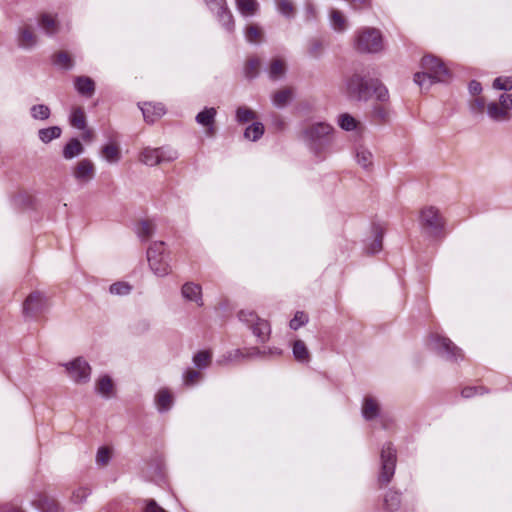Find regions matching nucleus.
<instances>
[{
    "mask_svg": "<svg viewBox=\"0 0 512 512\" xmlns=\"http://www.w3.org/2000/svg\"><path fill=\"white\" fill-rule=\"evenodd\" d=\"M430 345L441 357L449 361L457 362L464 358L462 350L457 347L449 338L438 333L430 337Z\"/></svg>",
    "mask_w": 512,
    "mask_h": 512,
    "instance_id": "obj_9",
    "label": "nucleus"
},
{
    "mask_svg": "<svg viewBox=\"0 0 512 512\" xmlns=\"http://www.w3.org/2000/svg\"><path fill=\"white\" fill-rule=\"evenodd\" d=\"M468 90L471 95H478L482 92V85L480 82L472 80L468 85Z\"/></svg>",
    "mask_w": 512,
    "mask_h": 512,
    "instance_id": "obj_60",
    "label": "nucleus"
},
{
    "mask_svg": "<svg viewBox=\"0 0 512 512\" xmlns=\"http://www.w3.org/2000/svg\"><path fill=\"white\" fill-rule=\"evenodd\" d=\"M236 355H241V356H247V357H257V356H262L265 354V351H261L260 349L258 348H251L249 350H247V353L246 355H244L240 350H236Z\"/></svg>",
    "mask_w": 512,
    "mask_h": 512,
    "instance_id": "obj_61",
    "label": "nucleus"
},
{
    "mask_svg": "<svg viewBox=\"0 0 512 512\" xmlns=\"http://www.w3.org/2000/svg\"><path fill=\"white\" fill-rule=\"evenodd\" d=\"M73 176L80 184L90 182L95 176L94 164L89 159H82L74 167Z\"/></svg>",
    "mask_w": 512,
    "mask_h": 512,
    "instance_id": "obj_18",
    "label": "nucleus"
},
{
    "mask_svg": "<svg viewBox=\"0 0 512 512\" xmlns=\"http://www.w3.org/2000/svg\"><path fill=\"white\" fill-rule=\"evenodd\" d=\"M177 158V151L170 147H145L140 153L139 160L141 163L152 167L162 163L172 162Z\"/></svg>",
    "mask_w": 512,
    "mask_h": 512,
    "instance_id": "obj_8",
    "label": "nucleus"
},
{
    "mask_svg": "<svg viewBox=\"0 0 512 512\" xmlns=\"http://www.w3.org/2000/svg\"><path fill=\"white\" fill-rule=\"evenodd\" d=\"M484 392L483 387H466L462 390L461 395L464 398H471L476 394H483Z\"/></svg>",
    "mask_w": 512,
    "mask_h": 512,
    "instance_id": "obj_58",
    "label": "nucleus"
},
{
    "mask_svg": "<svg viewBox=\"0 0 512 512\" xmlns=\"http://www.w3.org/2000/svg\"><path fill=\"white\" fill-rule=\"evenodd\" d=\"M385 230V226L380 222L371 224L369 235L362 240V252L365 255H375L382 250Z\"/></svg>",
    "mask_w": 512,
    "mask_h": 512,
    "instance_id": "obj_11",
    "label": "nucleus"
},
{
    "mask_svg": "<svg viewBox=\"0 0 512 512\" xmlns=\"http://www.w3.org/2000/svg\"><path fill=\"white\" fill-rule=\"evenodd\" d=\"M305 10H306V16L308 19H312V18L316 17L317 11H316L315 6L312 3H307Z\"/></svg>",
    "mask_w": 512,
    "mask_h": 512,
    "instance_id": "obj_62",
    "label": "nucleus"
},
{
    "mask_svg": "<svg viewBox=\"0 0 512 512\" xmlns=\"http://www.w3.org/2000/svg\"><path fill=\"white\" fill-rule=\"evenodd\" d=\"M493 88L509 91L512 89V77H497L493 82Z\"/></svg>",
    "mask_w": 512,
    "mask_h": 512,
    "instance_id": "obj_52",
    "label": "nucleus"
},
{
    "mask_svg": "<svg viewBox=\"0 0 512 512\" xmlns=\"http://www.w3.org/2000/svg\"><path fill=\"white\" fill-rule=\"evenodd\" d=\"M238 319L256 336L257 341L265 343L270 336L271 327L267 320L260 318L254 311L243 309L238 312Z\"/></svg>",
    "mask_w": 512,
    "mask_h": 512,
    "instance_id": "obj_6",
    "label": "nucleus"
},
{
    "mask_svg": "<svg viewBox=\"0 0 512 512\" xmlns=\"http://www.w3.org/2000/svg\"><path fill=\"white\" fill-rule=\"evenodd\" d=\"M66 372L71 380L77 384L89 382L91 377V367L86 360L78 357L64 364Z\"/></svg>",
    "mask_w": 512,
    "mask_h": 512,
    "instance_id": "obj_14",
    "label": "nucleus"
},
{
    "mask_svg": "<svg viewBox=\"0 0 512 512\" xmlns=\"http://www.w3.org/2000/svg\"><path fill=\"white\" fill-rule=\"evenodd\" d=\"M261 31L256 25H249L245 30V38L249 43H255L260 39Z\"/></svg>",
    "mask_w": 512,
    "mask_h": 512,
    "instance_id": "obj_53",
    "label": "nucleus"
},
{
    "mask_svg": "<svg viewBox=\"0 0 512 512\" xmlns=\"http://www.w3.org/2000/svg\"><path fill=\"white\" fill-rule=\"evenodd\" d=\"M62 134V129L59 126H51L42 128L38 131V138L41 142L47 144L54 139H58Z\"/></svg>",
    "mask_w": 512,
    "mask_h": 512,
    "instance_id": "obj_32",
    "label": "nucleus"
},
{
    "mask_svg": "<svg viewBox=\"0 0 512 512\" xmlns=\"http://www.w3.org/2000/svg\"><path fill=\"white\" fill-rule=\"evenodd\" d=\"M421 66L423 71L414 75V82L422 89H428L432 83L446 82L451 77L448 68L436 57L424 56Z\"/></svg>",
    "mask_w": 512,
    "mask_h": 512,
    "instance_id": "obj_1",
    "label": "nucleus"
},
{
    "mask_svg": "<svg viewBox=\"0 0 512 512\" xmlns=\"http://www.w3.org/2000/svg\"><path fill=\"white\" fill-rule=\"evenodd\" d=\"M102 156L109 163H116L120 160V150L115 144H107L102 148Z\"/></svg>",
    "mask_w": 512,
    "mask_h": 512,
    "instance_id": "obj_40",
    "label": "nucleus"
},
{
    "mask_svg": "<svg viewBox=\"0 0 512 512\" xmlns=\"http://www.w3.org/2000/svg\"><path fill=\"white\" fill-rule=\"evenodd\" d=\"M70 124L79 130H84L86 128V116L81 107H77L72 110L70 115Z\"/></svg>",
    "mask_w": 512,
    "mask_h": 512,
    "instance_id": "obj_39",
    "label": "nucleus"
},
{
    "mask_svg": "<svg viewBox=\"0 0 512 512\" xmlns=\"http://www.w3.org/2000/svg\"><path fill=\"white\" fill-rule=\"evenodd\" d=\"M144 512H167L153 499L145 500Z\"/></svg>",
    "mask_w": 512,
    "mask_h": 512,
    "instance_id": "obj_57",
    "label": "nucleus"
},
{
    "mask_svg": "<svg viewBox=\"0 0 512 512\" xmlns=\"http://www.w3.org/2000/svg\"><path fill=\"white\" fill-rule=\"evenodd\" d=\"M257 118V114L248 107L241 106L236 110V120L239 123H247L254 121Z\"/></svg>",
    "mask_w": 512,
    "mask_h": 512,
    "instance_id": "obj_41",
    "label": "nucleus"
},
{
    "mask_svg": "<svg viewBox=\"0 0 512 512\" xmlns=\"http://www.w3.org/2000/svg\"><path fill=\"white\" fill-rule=\"evenodd\" d=\"M339 126L346 130L351 131L352 130V116L348 113L341 114L338 119Z\"/></svg>",
    "mask_w": 512,
    "mask_h": 512,
    "instance_id": "obj_55",
    "label": "nucleus"
},
{
    "mask_svg": "<svg viewBox=\"0 0 512 512\" xmlns=\"http://www.w3.org/2000/svg\"><path fill=\"white\" fill-rule=\"evenodd\" d=\"M487 115L496 122L510 120V113L503 109L500 102H491L487 105Z\"/></svg>",
    "mask_w": 512,
    "mask_h": 512,
    "instance_id": "obj_28",
    "label": "nucleus"
},
{
    "mask_svg": "<svg viewBox=\"0 0 512 512\" xmlns=\"http://www.w3.org/2000/svg\"><path fill=\"white\" fill-rule=\"evenodd\" d=\"M287 71V65L284 59L282 58H274L271 60L268 68L267 74L270 80L278 81L285 77Z\"/></svg>",
    "mask_w": 512,
    "mask_h": 512,
    "instance_id": "obj_23",
    "label": "nucleus"
},
{
    "mask_svg": "<svg viewBox=\"0 0 512 512\" xmlns=\"http://www.w3.org/2000/svg\"><path fill=\"white\" fill-rule=\"evenodd\" d=\"M333 127L327 123L319 122L312 124L304 131L308 145L316 155H319L328 144Z\"/></svg>",
    "mask_w": 512,
    "mask_h": 512,
    "instance_id": "obj_5",
    "label": "nucleus"
},
{
    "mask_svg": "<svg viewBox=\"0 0 512 512\" xmlns=\"http://www.w3.org/2000/svg\"><path fill=\"white\" fill-rule=\"evenodd\" d=\"M74 87L76 91L87 98H90L95 93V82L88 76H77L74 79Z\"/></svg>",
    "mask_w": 512,
    "mask_h": 512,
    "instance_id": "obj_22",
    "label": "nucleus"
},
{
    "mask_svg": "<svg viewBox=\"0 0 512 512\" xmlns=\"http://www.w3.org/2000/svg\"><path fill=\"white\" fill-rule=\"evenodd\" d=\"M155 404L159 412H166L173 406V395L167 388L160 389L155 396Z\"/></svg>",
    "mask_w": 512,
    "mask_h": 512,
    "instance_id": "obj_25",
    "label": "nucleus"
},
{
    "mask_svg": "<svg viewBox=\"0 0 512 512\" xmlns=\"http://www.w3.org/2000/svg\"><path fill=\"white\" fill-rule=\"evenodd\" d=\"M361 413L365 420H374L379 416L380 406L378 401L372 396H365L363 399Z\"/></svg>",
    "mask_w": 512,
    "mask_h": 512,
    "instance_id": "obj_21",
    "label": "nucleus"
},
{
    "mask_svg": "<svg viewBox=\"0 0 512 512\" xmlns=\"http://www.w3.org/2000/svg\"><path fill=\"white\" fill-rule=\"evenodd\" d=\"M420 225L431 236L438 237L444 229V219L434 206L425 207L420 212Z\"/></svg>",
    "mask_w": 512,
    "mask_h": 512,
    "instance_id": "obj_10",
    "label": "nucleus"
},
{
    "mask_svg": "<svg viewBox=\"0 0 512 512\" xmlns=\"http://www.w3.org/2000/svg\"><path fill=\"white\" fill-rule=\"evenodd\" d=\"M396 464L397 450L391 442H386L380 451V468L378 472V482L380 485H387L392 481Z\"/></svg>",
    "mask_w": 512,
    "mask_h": 512,
    "instance_id": "obj_4",
    "label": "nucleus"
},
{
    "mask_svg": "<svg viewBox=\"0 0 512 512\" xmlns=\"http://www.w3.org/2000/svg\"><path fill=\"white\" fill-rule=\"evenodd\" d=\"M144 120L147 123H154L165 114V107L162 103H144L140 106Z\"/></svg>",
    "mask_w": 512,
    "mask_h": 512,
    "instance_id": "obj_20",
    "label": "nucleus"
},
{
    "mask_svg": "<svg viewBox=\"0 0 512 512\" xmlns=\"http://www.w3.org/2000/svg\"><path fill=\"white\" fill-rule=\"evenodd\" d=\"M216 115L217 110L214 107H206L201 112H199L195 117V121L205 128V133L207 136L212 137L215 135Z\"/></svg>",
    "mask_w": 512,
    "mask_h": 512,
    "instance_id": "obj_17",
    "label": "nucleus"
},
{
    "mask_svg": "<svg viewBox=\"0 0 512 512\" xmlns=\"http://www.w3.org/2000/svg\"><path fill=\"white\" fill-rule=\"evenodd\" d=\"M210 11H212L219 24L228 32L235 30V21L232 12L228 8L226 0H204Z\"/></svg>",
    "mask_w": 512,
    "mask_h": 512,
    "instance_id": "obj_12",
    "label": "nucleus"
},
{
    "mask_svg": "<svg viewBox=\"0 0 512 512\" xmlns=\"http://www.w3.org/2000/svg\"><path fill=\"white\" fill-rule=\"evenodd\" d=\"M264 134V125L261 122H253L244 131V138L250 141L259 140Z\"/></svg>",
    "mask_w": 512,
    "mask_h": 512,
    "instance_id": "obj_35",
    "label": "nucleus"
},
{
    "mask_svg": "<svg viewBox=\"0 0 512 512\" xmlns=\"http://www.w3.org/2000/svg\"><path fill=\"white\" fill-rule=\"evenodd\" d=\"M202 377H203V375H202V373L200 371L188 368L183 373V384L185 386H189V387L190 386H194L199 381H201Z\"/></svg>",
    "mask_w": 512,
    "mask_h": 512,
    "instance_id": "obj_44",
    "label": "nucleus"
},
{
    "mask_svg": "<svg viewBox=\"0 0 512 512\" xmlns=\"http://www.w3.org/2000/svg\"><path fill=\"white\" fill-rule=\"evenodd\" d=\"M0 512H26L22 509L20 503L11 502L0 506Z\"/></svg>",
    "mask_w": 512,
    "mask_h": 512,
    "instance_id": "obj_56",
    "label": "nucleus"
},
{
    "mask_svg": "<svg viewBox=\"0 0 512 512\" xmlns=\"http://www.w3.org/2000/svg\"><path fill=\"white\" fill-rule=\"evenodd\" d=\"M372 118L379 122L383 123L389 119V110L384 105H375L372 110Z\"/></svg>",
    "mask_w": 512,
    "mask_h": 512,
    "instance_id": "obj_48",
    "label": "nucleus"
},
{
    "mask_svg": "<svg viewBox=\"0 0 512 512\" xmlns=\"http://www.w3.org/2000/svg\"><path fill=\"white\" fill-rule=\"evenodd\" d=\"M470 111L474 114L482 113L485 108V100L482 97L475 98L470 101Z\"/></svg>",
    "mask_w": 512,
    "mask_h": 512,
    "instance_id": "obj_54",
    "label": "nucleus"
},
{
    "mask_svg": "<svg viewBox=\"0 0 512 512\" xmlns=\"http://www.w3.org/2000/svg\"><path fill=\"white\" fill-rule=\"evenodd\" d=\"M30 504L39 512H65L64 507L53 497L46 493H36Z\"/></svg>",
    "mask_w": 512,
    "mask_h": 512,
    "instance_id": "obj_15",
    "label": "nucleus"
},
{
    "mask_svg": "<svg viewBox=\"0 0 512 512\" xmlns=\"http://www.w3.org/2000/svg\"><path fill=\"white\" fill-rule=\"evenodd\" d=\"M45 304L46 299L41 292H32L23 303V313L25 316L32 317L41 312L44 309Z\"/></svg>",
    "mask_w": 512,
    "mask_h": 512,
    "instance_id": "obj_16",
    "label": "nucleus"
},
{
    "mask_svg": "<svg viewBox=\"0 0 512 512\" xmlns=\"http://www.w3.org/2000/svg\"><path fill=\"white\" fill-rule=\"evenodd\" d=\"M53 62L63 69H71L74 65L72 58L66 52H58L54 55Z\"/></svg>",
    "mask_w": 512,
    "mask_h": 512,
    "instance_id": "obj_45",
    "label": "nucleus"
},
{
    "mask_svg": "<svg viewBox=\"0 0 512 512\" xmlns=\"http://www.w3.org/2000/svg\"><path fill=\"white\" fill-rule=\"evenodd\" d=\"M182 297L188 301L195 303L198 307L204 305L202 287L200 284L188 281L181 287Z\"/></svg>",
    "mask_w": 512,
    "mask_h": 512,
    "instance_id": "obj_19",
    "label": "nucleus"
},
{
    "mask_svg": "<svg viewBox=\"0 0 512 512\" xmlns=\"http://www.w3.org/2000/svg\"><path fill=\"white\" fill-rule=\"evenodd\" d=\"M260 69V60L258 58H250L244 67V74L247 78L253 79L258 76Z\"/></svg>",
    "mask_w": 512,
    "mask_h": 512,
    "instance_id": "obj_43",
    "label": "nucleus"
},
{
    "mask_svg": "<svg viewBox=\"0 0 512 512\" xmlns=\"http://www.w3.org/2000/svg\"><path fill=\"white\" fill-rule=\"evenodd\" d=\"M278 11L285 17L291 18L294 15V5L291 0H276Z\"/></svg>",
    "mask_w": 512,
    "mask_h": 512,
    "instance_id": "obj_49",
    "label": "nucleus"
},
{
    "mask_svg": "<svg viewBox=\"0 0 512 512\" xmlns=\"http://www.w3.org/2000/svg\"><path fill=\"white\" fill-rule=\"evenodd\" d=\"M361 124L354 119V145L356 137L361 133ZM354 160L366 172L370 173L374 168V155L371 150L363 145L354 146Z\"/></svg>",
    "mask_w": 512,
    "mask_h": 512,
    "instance_id": "obj_13",
    "label": "nucleus"
},
{
    "mask_svg": "<svg viewBox=\"0 0 512 512\" xmlns=\"http://www.w3.org/2000/svg\"><path fill=\"white\" fill-rule=\"evenodd\" d=\"M308 322V316L302 311H298L295 316L290 320L289 326L293 330L299 329L301 326Z\"/></svg>",
    "mask_w": 512,
    "mask_h": 512,
    "instance_id": "obj_50",
    "label": "nucleus"
},
{
    "mask_svg": "<svg viewBox=\"0 0 512 512\" xmlns=\"http://www.w3.org/2000/svg\"><path fill=\"white\" fill-rule=\"evenodd\" d=\"M211 358L209 351H199L193 356V363L198 369H205L210 365Z\"/></svg>",
    "mask_w": 512,
    "mask_h": 512,
    "instance_id": "obj_42",
    "label": "nucleus"
},
{
    "mask_svg": "<svg viewBox=\"0 0 512 512\" xmlns=\"http://www.w3.org/2000/svg\"><path fill=\"white\" fill-rule=\"evenodd\" d=\"M37 44V36L30 27L19 29L18 46L23 49H31Z\"/></svg>",
    "mask_w": 512,
    "mask_h": 512,
    "instance_id": "obj_24",
    "label": "nucleus"
},
{
    "mask_svg": "<svg viewBox=\"0 0 512 512\" xmlns=\"http://www.w3.org/2000/svg\"><path fill=\"white\" fill-rule=\"evenodd\" d=\"M292 98L293 90L291 88H283L272 95V103L277 108H284L290 103Z\"/></svg>",
    "mask_w": 512,
    "mask_h": 512,
    "instance_id": "obj_29",
    "label": "nucleus"
},
{
    "mask_svg": "<svg viewBox=\"0 0 512 512\" xmlns=\"http://www.w3.org/2000/svg\"><path fill=\"white\" fill-rule=\"evenodd\" d=\"M372 96L380 102H386L389 99V92L378 79L358 78L354 74V98L366 101Z\"/></svg>",
    "mask_w": 512,
    "mask_h": 512,
    "instance_id": "obj_2",
    "label": "nucleus"
},
{
    "mask_svg": "<svg viewBox=\"0 0 512 512\" xmlns=\"http://www.w3.org/2000/svg\"><path fill=\"white\" fill-rule=\"evenodd\" d=\"M357 49L361 52L376 54L384 49V40L380 30L373 27H365L358 31Z\"/></svg>",
    "mask_w": 512,
    "mask_h": 512,
    "instance_id": "obj_7",
    "label": "nucleus"
},
{
    "mask_svg": "<svg viewBox=\"0 0 512 512\" xmlns=\"http://www.w3.org/2000/svg\"><path fill=\"white\" fill-rule=\"evenodd\" d=\"M322 48V44L319 41H313L310 47V54L313 56H317L319 51Z\"/></svg>",
    "mask_w": 512,
    "mask_h": 512,
    "instance_id": "obj_63",
    "label": "nucleus"
},
{
    "mask_svg": "<svg viewBox=\"0 0 512 512\" xmlns=\"http://www.w3.org/2000/svg\"><path fill=\"white\" fill-rule=\"evenodd\" d=\"M38 24L40 28L49 36H53L59 31V22L53 15L42 14L39 17Z\"/></svg>",
    "mask_w": 512,
    "mask_h": 512,
    "instance_id": "obj_26",
    "label": "nucleus"
},
{
    "mask_svg": "<svg viewBox=\"0 0 512 512\" xmlns=\"http://www.w3.org/2000/svg\"><path fill=\"white\" fill-rule=\"evenodd\" d=\"M330 23L332 28L337 32H342L347 29V21L339 10H331Z\"/></svg>",
    "mask_w": 512,
    "mask_h": 512,
    "instance_id": "obj_37",
    "label": "nucleus"
},
{
    "mask_svg": "<svg viewBox=\"0 0 512 512\" xmlns=\"http://www.w3.org/2000/svg\"><path fill=\"white\" fill-rule=\"evenodd\" d=\"M82 152L83 146L81 142L78 139L73 138L64 146L63 157L65 159H72L80 155Z\"/></svg>",
    "mask_w": 512,
    "mask_h": 512,
    "instance_id": "obj_33",
    "label": "nucleus"
},
{
    "mask_svg": "<svg viewBox=\"0 0 512 512\" xmlns=\"http://www.w3.org/2000/svg\"><path fill=\"white\" fill-rule=\"evenodd\" d=\"M401 494L395 490H388L383 499V509L387 512H395L400 508Z\"/></svg>",
    "mask_w": 512,
    "mask_h": 512,
    "instance_id": "obj_27",
    "label": "nucleus"
},
{
    "mask_svg": "<svg viewBox=\"0 0 512 512\" xmlns=\"http://www.w3.org/2000/svg\"><path fill=\"white\" fill-rule=\"evenodd\" d=\"M353 1H354V8L356 6L368 7L370 5V0H353Z\"/></svg>",
    "mask_w": 512,
    "mask_h": 512,
    "instance_id": "obj_64",
    "label": "nucleus"
},
{
    "mask_svg": "<svg viewBox=\"0 0 512 512\" xmlns=\"http://www.w3.org/2000/svg\"><path fill=\"white\" fill-rule=\"evenodd\" d=\"M147 260L152 272L158 277L171 273L170 255L163 241L153 242L147 250Z\"/></svg>",
    "mask_w": 512,
    "mask_h": 512,
    "instance_id": "obj_3",
    "label": "nucleus"
},
{
    "mask_svg": "<svg viewBox=\"0 0 512 512\" xmlns=\"http://www.w3.org/2000/svg\"><path fill=\"white\" fill-rule=\"evenodd\" d=\"M111 459V450L108 447H100L96 454V463L105 466Z\"/></svg>",
    "mask_w": 512,
    "mask_h": 512,
    "instance_id": "obj_51",
    "label": "nucleus"
},
{
    "mask_svg": "<svg viewBox=\"0 0 512 512\" xmlns=\"http://www.w3.org/2000/svg\"><path fill=\"white\" fill-rule=\"evenodd\" d=\"M293 355L295 359L299 362H308L310 359V353L307 349V346L302 340H296L293 343Z\"/></svg>",
    "mask_w": 512,
    "mask_h": 512,
    "instance_id": "obj_36",
    "label": "nucleus"
},
{
    "mask_svg": "<svg viewBox=\"0 0 512 512\" xmlns=\"http://www.w3.org/2000/svg\"><path fill=\"white\" fill-rule=\"evenodd\" d=\"M155 231V225L151 221H142L138 228V236L142 240H148Z\"/></svg>",
    "mask_w": 512,
    "mask_h": 512,
    "instance_id": "obj_47",
    "label": "nucleus"
},
{
    "mask_svg": "<svg viewBox=\"0 0 512 512\" xmlns=\"http://www.w3.org/2000/svg\"><path fill=\"white\" fill-rule=\"evenodd\" d=\"M90 494L91 490L88 486H79L73 489L70 496V503L77 506H81L86 501Z\"/></svg>",
    "mask_w": 512,
    "mask_h": 512,
    "instance_id": "obj_34",
    "label": "nucleus"
},
{
    "mask_svg": "<svg viewBox=\"0 0 512 512\" xmlns=\"http://www.w3.org/2000/svg\"><path fill=\"white\" fill-rule=\"evenodd\" d=\"M96 391L101 396L110 398L114 391V384L112 379L107 375L100 377L96 382Z\"/></svg>",
    "mask_w": 512,
    "mask_h": 512,
    "instance_id": "obj_31",
    "label": "nucleus"
},
{
    "mask_svg": "<svg viewBox=\"0 0 512 512\" xmlns=\"http://www.w3.org/2000/svg\"><path fill=\"white\" fill-rule=\"evenodd\" d=\"M50 115L51 110L45 104H35L30 107V116L34 120L45 121Z\"/></svg>",
    "mask_w": 512,
    "mask_h": 512,
    "instance_id": "obj_38",
    "label": "nucleus"
},
{
    "mask_svg": "<svg viewBox=\"0 0 512 512\" xmlns=\"http://www.w3.org/2000/svg\"><path fill=\"white\" fill-rule=\"evenodd\" d=\"M235 2L237 10L243 17H252L259 9V4L256 0H235Z\"/></svg>",
    "mask_w": 512,
    "mask_h": 512,
    "instance_id": "obj_30",
    "label": "nucleus"
},
{
    "mask_svg": "<svg viewBox=\"0 0 512 512\" xmlns=\"http://www.w3.org/2000/svg\"><path fill=\"white\" fill-rule=\"evenodd\" d=\"M499 102L501 107L509 112V110L512 109V94H501Z\"/></svg>",
    "mask_w": 512,
    "mask_h": 512,
    "instance_id": "obj_59",
    "label": "nucleus"
},
{
    "mask_svg": "<svg viewBox=\"0 0 512 512\" xmlns=\"http://www.w3.org/2000/svg\"><path fill=\"white\" fill-rule=\"evenodd\" d=\"M131 290H132L131 285L129 283L123 282V281L115 282L112 285H110V288H109V291L111 294L118 295V296L128 295L131 292Z\"/></svg>",
    "mask_w": 512,
    "mask_h": 512,
    "instance_id": "obj_46",
    "label": "nucleus"
}]
</instances>
